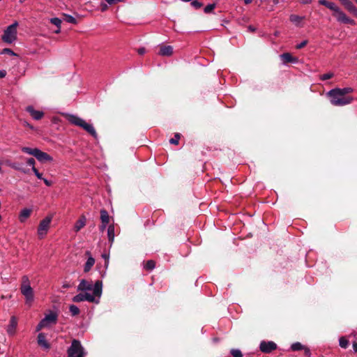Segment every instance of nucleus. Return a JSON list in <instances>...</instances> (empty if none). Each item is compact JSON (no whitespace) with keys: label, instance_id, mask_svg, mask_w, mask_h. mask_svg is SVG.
Listing matches in <instances>:
<instances>
[{"label":"nucleus","instance_id":"1","mask_svg":"<svg viewBox=\"0 0 357 357\" xmlns=\"http://www.w3.org/2000/svg\"><path fill=\"white\" fill-rule=\"evenodd\" d=\"M319 3L331 10L333 12V15L339 22L346 24H355L354 20L348 17L346 14L334 3L329 2L326 0H319Z\"/></svg>","mask_w":357,"mask_h":357},{"label":"nucleus","instance_id":"2","mask_svg":"<svg viewBox=\"0 0 357 357\" xmlns=\"http://www.w3.org/2000/svg\"><path fill=\"white\" fill-rule=\"evenodd\" d=\"M67 120L73 125L79 126L83 128L85 131H86L89 134L93 136L94 138H96L98 135L97 132L91 124L86 123L84 120L79 118L77 116L73 114H66Z\"/></svg>","mask_w":357,"mask_h":357},{"label":"nucleus","instance_id":"3","mask_svg":"<svg viewBox=\"0 0 357 357\" xmlns=\"http://www.w3.org/2000/svg\"><path fill=\"white\" fill-rule=\"evenodd\" d=\"M67 120L73 125L79 126L83 128L85 131H86L89 134L93 136L94 138H96L98 135L97 132L91 124L86 123L84 120L79 118L77 116L73 114H66Z\"/></svg>","mask_w":357,"mask_h":357},{"label":"nucleus","instance_id":"4","mask_svg":"<svg viewBox=\"0 0 357 357\" xmlns=\"http://www.w3.org/2000/svg\"><path fill=\"white\" fill-rule=\"evenodd\" d=\"M102 280L96 281L94 286L93 287V284L91 282H89L84 279H82L80 281L77 287L78 291H91L93 290V294L96 296H100L102 294Z\"/></svg>","mask_w":357,"mask_h":357},{"label":"nucleus","instance_id":"5","mask_svg":"<svg viewBox=\"0 0 357 357\" xmlns=\"http://www.w3.org/2000/svg\"><path fill=\"white\" fill-rule=\"evenodd\" d=\"M327 96L330 98L331 103L334 106H343L351 102L352 98L350 96H340L335 89L329 91Z\"/></svg>","mask_w":357,"mask_h":357},{"label":"nucleus","instance_id":"6","mask_svg":"<svg viewBox=\"0 0 357 357\" xmlns=\"http://www.w3.org/2000/svg\"><path fill=\"white\" fill-rule=\"evenodd\" d=\"M84 348L79 340L73 339L71 345L67 349V357H85Z\"/></svg>","mask_w":357,"mask_h":357},{"label":"nucleus","instance_id":"7","mask_svg":"<svg viewBox=\"0 0 357 357\" xmlns=\"http://www.w3.org/2000/svg\"><path fill=\"white\" fill-rule=\"evenodd\" d=\"M20 290L26 298V303L31 305L33 301V291L30 286L29 278L26 276L22 277Z\"/></svg>","mask_w":357,"mask_h":357},{"label":"nucleus","instance_id":"8","mask_svg":"<svg viewBox=\"0 0 357 357\" xmlns=\"http://www.w3.org/2000/svg\"><path fill=\"white\" fill-rule=\"evenodd\" d=\"M18 23L14 22L11 25L8 26L4 31L3 35L2 36V40L7 43H12L17 38V27Z\"/></svg>","mask_w":357,"mask_h":357},{"label":"nucleus","instance_id":"9","mask_svg":"<svg viewBox=\"0 0 357 357\" xmlns=\"http://www.w3.org/2000/svg\"><path fill=\"white\" fill-rule=\"evenodd\" d=\"M52 221L51 217H46L42 220L38 227V235L39 238H43L47 233Z\"/></svg>","mask_w":357,"mask_h":357},{"label":"nucleus","instance_id":"10","mask_svg":"<svg viewBox=\"0 0 357 357\" xmlns=\"http://www.w3.org/2000/svg\"><path fill=\"white\" fill-rule=\"evenodd\" d=\"M260 351L265 354H270L277 349V344L272 341H261L259 345Z\"/></svg>","mask_w":357,"mask_h":357},{"label":"nucleus","instance_id":"11","mask_svg":"<svg viewBox=\"0 0 357 357\" xmlns=\"http://www.w3.org/2000/svg\"><path fill=\"white\" fill-rule=\"evenodd\" d=\"M94 296H95L94 295H91L89 293H84V294L80 293V294H78L77 295L75 296L73 298V301L75 302V303H79V302L87 301L89 302L93 303L95 301Z\"/></svg>","mask_w":357,"mask_h":357},{"label":"nucleus","instance_id":"12","mask_svg":"<svg viewBox=\"0 0 357 357\" xmlns=\"http://www.w3.org/2000/svg\"><path fill=\"white\" fill-rule=\"evenodd\" d=\"M37 342L40 347L46 350L50 349L51 347L50 344L46 340V335L44 333H40L38 335Z\"/></svg>","mask_w":357,"mask_h":357},{"label":"nucleus","instance_id":"13","mask_svg":"<svg viewBox=\"0 0 357 357\" xmlns=\"http://www.w3.org/2000/svg\"><path fill=\"white\" fill-rule=\"evenodd\" d=\"M35 158L41 162L52 160V158L49 154L40 151V149H38L36 152Z\"/></svg>","mask_w":357,"mask_h":357},{"label":"nucleus","instance_id":"14","mask_svg":"<svg viewBox=\"0 0 357 357\" xmlns=\"http://www.w3.org/2000/svg\"><path fill=\"white\" fill-rule=\"evenodd\" d=\"M26 111L35 120H40L44 116V113L43 112L35 110L32 106H28L26 107Z\"/></svg>","mask_w":357,"mask_h":357},{"label":"nucleus","instance_id":"15","mask_svg":"<svg viewBox=\"0 0 357 357\" xmlns=\"http://www.w3.org/2000/svg\"><path fill=\"white\" fill-rule=\"evenodd\" d=\"M173 54V47L170 45H160L159 54L163 56H169Z\"/></svg>","mask_w":357,"mask_h":357},{"label":"nucleus","instance_id":"16","mask_svg":"<svg viewBox=\"0 0 357 357\" xmlns=\"http://www.w3.org/2000/svg\"><path fill=\"white\" fill-rule=\"evenodd\" d=\"M280 58L284 64L288 63H296L298 61L297 58L294 57L290 53L288 52L281 54Z\"/></svg>","mask_w":357,"mask_h":357},{"label":"nucleus","instance_id":"17","mask_svg":"<svg viewBox=\"0 0 357 357\" xmlns=\"http://www.w3.org/2000/svg\"><path fill=\"white\" fill-rule=\"evenodd\" d=\"M17 325V320L15 317H12L10 320V324L8 326L7 332L9 335H13Z\"/></svg>","mask_w":357,"mask_h":357},{"label":"nucleus","instance_id":"18","mask_svg":"<svg viewBox=\"0 0 357 357\" xmlns=\"http://www.w3.org/2000/svg\"><path fill=\"white\" fill-rule=\"evenodd\" d=\"M43 322L47 325L49 323H56L57 320V315L54 313L51 312L49 314L46 315L44 319H43Z\"/></svg>","mask_w":357,"mask_h":357},{"label":"nucleus","instance_id":"19","mask_svg":"<svg viewBox=\"0 0 357 357\" xmlns=\"http://www.w3.org/2000/svg\"><path fill=\"white\" fill-rule=\"evenodd\" d=\"M31 210L29 208H24L20 212L19 219L21 222H24L31 215Z\"/></svg>","mask_w":357,"mask_h":357},{"label":"nucleus","instance_id":"20","mask_svg":"<svg viewBox=\"0 0 357 357\" xmlns=\"http://www.w3.org/2000/svg\"><path fill=\"white\" fill-rule=\"evenodd\" d=\"M86 225V218L82 215L75 223V231H79L82 228H83Z\"/></svg>","mask_w":357,"mask_h":357},{"label":"nucleus","instance_id":"21","mask_svg":"<svg viewBox=\"0 0 357 357\" xmlns=\"http://www.w3.org/2000/svg\"><path fill=\"white\" fill-rule=\"evenodd\" d=\"M94 264H95V259L93 257H92L91 256L89 257L86 262L84 264V271L85 273L89 272L91 270V268H92V266L94 265Z\"/></svg>","mask_w":357,"mask_h":357},{"label":"nucleus","instance_id":"22","mask_svg":"<svg viewBox=\"0 0 357 357\" xmlns=\"http://www.w3.org/2000/svg\"><path fill=\"white\" fill-rule=\"evenodd\" d=\"M100 220L102 224L107 225L109 222V216L107 211L105 209L100 211Z\"/></svg>","mask_w":357,"mask_h":357},{"label":"nucleus","instance_id":"23","mask_svg":"<svg viewBox=\"0 0 357 357\" xmlns=\"http://www.w3.org/2000/svg\"><path fill=\"white\" fill-rule=\"evenodd\" d=\"M335 89L336 90V92H337L340 96H347V94H349L353 91V89L351 87H345L343 89L335 88Z\"/></svg>","mask_w":357,"mask_h":357},{"label":"nucleus","instance_id":"24","mask_svg":"<svg viewBox=\"0 0 357 357\" xmlns=\"http://www.w3.org/2000/svg\"><path fill=\"white\" fill-rule=\"evenodd\" d=\"M108 240L112 243L114 239V226L109 225L107 229Z\"/></svg>","mask_w":357,"mask_h":357},{"label":"nucleus","instance_id":"25","mask_svg":"<svg viewBox=\"0 0 357 357\" xmlns=\"http://www.w3.org/2000/svg\"><path fill=\"white\" fill-rule=\"evenodd\" d=\"M155 267V261L153 260H148L144 265V268L148 271H151Z\"/></svg>","mask_w":357,"mask_h":357},{"label":"nucleus","instance_id":"26","mask_svg":"<svg viewBox=\"0 0 357 357\" xmlns=\"http://www.w3.org/2000/svg\"><path fill=\"white\" fill-rule=\"evenodd\" d=\"M38 149H37V148L32 149L30 147L24 146L22 148V151L25 153H28L29 155H33L35 157L36 152L38 151Z\"/></svg>","mask_w":357,"mask_h":357},{"label":"nucleus","instance_id":"27","mask_svg":"<svg viewBox=\"0 0 357 357\" xmlns=\"http://www.w3.org/2000/svg\"><path fill=\"white\" fill-rule=\"evenodd\" d=\"M50 22L52 24H54V25H55V26H56L58 27L59 29L57 31H56L55 32L56 33H59L60 32L61 24V20L59 18H58V17H53V18H52L50 20Z\"/></svg>","mask_w":357,"mask_h":357},{"label":"nucleus","instance_id":"28","mask_svg":"<svg viewBox=\"0 0 357 357\" xmlns=\"http://www.w3.org/2000/svg\"><path fill=\"white\" fill-rule=\"evenodd\" d=\"M63 20L68 22V23H71L73 24H76L77 23V20L73 17V16L70 15H68V14H63Z\"/></svg>","mask_w":357,"mask_h":357},{"label":"nucleus","instance_id":"29","mask_svg":"<svg viewBox=\"0 0 357 357\" xmlns=\"http://www.w3.org/2000/svg\"><path fill=\"white\" fill-rule=\"evenodd\" d=\"M13 167L17 171H20L24 174H29V169L26 168L22 167L19 163H15L13 166Z\"/></svg>","mask_w":357,"mask_h":357},{"label":"nucleus","instance_id":"30","mask_svg":"<svg viewBox=\"0 0 357 357\" xmlns=\"http://www.w3.org/2000/svg\"><path fill=\"white\" fill-rule=\"evenodd\" d=\"M70 312L72 316H77L79 314V309L75 305H70L69 307Z\"/></svg>","mask_w":357,"mask_h":357},{"label":"nucleus","instance_id":"31","mask_svg":"<svg viewBox=\"0 0 357 357\" xmlns=\"http://www.w3.org/2000/svg\"><path fill=\"white\" fill-rule=\"evenodd\" d=\"M339 344L342 348L346 349L349 345V341L346 337H341L339 340Z\"/></svg>","mask_w":357,"mask_h":357},{"label":"nucleus","instance_id":"32","mask_svg":"<svg viewBox=\"0 0 357 357\" xmlns=\"http://www.w3.org/2000/svg\"><path fill=\"white\" fill-rule=\"evenodd\" d=\"M181 135L180 133H176L174 138L169 139V143L172 144L178 145Z\"/></svg>","mask_w":357,"mask_h":357},{"label":"nucleus","instance_id":"33","mask_svg":"<svg viewBox=\"0 0 357 357\" xmlns=\"http://www.w3.org/2000/svg\"><path fill=\"white\" fill-rule=\"evenodd\" d=\"M303 19V17H300L296 15H290V21L296 24L300 23L302 20Z\"/></svg>","mask_w":357,"mask_h":357},{"label":"nucleus","instance_id":"34","mask_svg":"<svg viewBox=\"0 0 357 357\" xmlns=\"http://www.w3.org/2000/svg\"><path fill=\"white\" fill-rule=\"evenodd\" d=\"M304 348V346L302 345L300 342H295L291 344V349L292 351H299Z\"/></svg>","mask_w":357,"mask_h":357},{"label":"nucleus","instance_id":"35","mask_svg":"<svg viewBox=\"0 0 357 357\" xmlns=\"http://www.w3.org/2000/svg\"><path fill=\"white\" fill-rule=\"evenodd\" d=\"M230 353L233 357H242L243 356L242 352L239 349H232L230 351Z\"/></svg>","mask_w":357,"mask_h":357},{"label":"nucleus","instance_id":"36","mask_svg":"<svg viewBox=\"0 0 357 357\" xmlns=\"http://www.w3.org/2000/svg\"><path fill=\"white\" fill-rule=\"evenodd\" d=\"M215 6H216L215 3L208 4V6H206L204 8V13H211L213 10V9L215 8Z\"/></svg>","mask_w":357,"mask_h":357},{"label":"nucleus","instance_id":"37","mask_svg":"<svg viewBox=\"0 0 357 357\" xmlns=\"http://www.w3.org/2000/svg\"><path fill=\"white\" fill-rule=\"evenodd\" d=\"M334 74L333 73H325L321 76V79L323 81L327 80L332 78Z\"/></svg>","mask_w":357,"mask_h":357},{"label":"nucleus","instance_id":"38","mask_svg":"<svg viewBox=\"0 0 357 357\" xmlns=\"http://www.w3.org/2000/svg\"><path fill=\"white\" fill-rule=\"evenodd\" d=\"M191 5L196 9H199L200 8L202 7L203 6V3L197 1V0H195V1H192L191 2Z\"/></svg>","mask_w":357,"mask_h":357},{"label":"nucleus","instance_id":"39","mask_svg":"<svg viewBox=\"0 0 357 357\" xmlns=\"http://www.w3.org/2000/svg\"><path fill=\"white\" fill-rule=\"evenodd\" d=\"M1 54H9V55H11V56H16L17 55L11 49H9V48H4V49H3V50L1 52Z\"/></svg>","mask_w":357,"mask_h":357},{"label":"nucleus","instance_id":"40","mask_svg":"<svg viewBox=\"0 0 357 357\" xmlns=\"http://www.w3.org/2000/svg\"><path fill=\"white\" fill-rule=\"evenodd\" d=\"M32 171L33 172L34 174L37 176V178L38 179L43 180V174L41 173H40L36 167L32 168Z\"/></svg>","mask_w":357,"mask_h":357},{"label":"nucleus","instance_id":"41","mask_svg":"<svg viewBox=\"0 0 357 357\" xmlns=\"http://www.w3.org/2000/svg\"><path fill=\"white\" fill-rule=\"evenodd\" d=\"M26 163L28 165L31 166L32 168L35 167L36 161H35L34 158H28L26 160Z\"/></svg>","mask_w":357,"mask_h":357},{"label":"nucleus","instance_id":"42","mask_svg":"<svg viewBox=\"0 0 357 357\" xmlns=\"http://www.w3.org/2000/svg\"><path fill=\"white\" fill-rule=\"evenodd\" d=\"M47 325L45 322H43V320L42 319L40 323L38 324L37 327H36V331H40L43 328L45 327Z\"/></svg>","mask_w":357,"mask_h":357},{"label":"nucleus","instance_id":"43","mask_svg":"<svg viewBox=\"0 0 357 357\" xmlns=\"http://www.w3.org/2000/svg\"><path fill=\"white\" fill-rule=\"evenodd\" d=\"M307 44V40H303V42H301L300 44H298L296 46V48L298 49V50H300V49H302Z\"/></svg>","mask_w":357,"mask_h":357},{"label":"nucleus","instance_id":"44","mask_svg":"<svg viewBox=\"0 0 357 357\" xmlns=\"http://www.w3.org/2000/svg\"><path fill=\"white\" fill-rule=\"evenodd\" d=\"M303 349H304V355L307 357H310L311 355L310 349L304 347Z\"/></svg>","mask_w":357,"mask_h":357},{"label":"nucleus","instance_id":"45","mask_svg":"<svg viewBox=\"0 0 357 357\" xmlns=\"http://www.w3.org/2000/svg\"><path fill=\"white\" fill-rule=\"evenodd\" d=\"M108 9V6L105 3H101L100 4V10L102 12H105Z\"/></svg>","mask_w":357,"mask_h":357},{"label":"nucleus","instance_id":"46","mask_svg":"<svg viewBox=\"0 0 357 357\" xmlns=\"http://www.w3.org/2000/svg\"><path fill=\"white\" fill-rule=\"evenodd\" d=\"M102 257L105 259V267L107 268L109 263V256L106 254L102 255Z\"/></svg>","mask_w":357,"mask_h":357},{"label":"nucleus","instance_id":"47","mask_svg":"<svg viewBox=\"0 0 357 357\" xmlns=\"http://www.w3.org/2000/svg\"><path fill=\"white\" fill-rule=\"evenodd\" d=\"M137 52L139 54L142 55L146 52V49L144 47H140L137 50Z\"/></svg>","mask_w":357,"mask_h":357},{"label":"nucleus","instance_id":"48","mask_svg":"<svg viewBox=\"0 0 357 357\" xmlns=\"http://www.w3.org/2000/svg\"><path fill=\"white\" fill-rule=\"evenodd\" d=\"M43 181H44L45 184L47 185V186H51L52 185V182L51 181H49L46 178H43Z\"/></svg>","mask_w":357,"mask_h":357},{"label":"nucleus","instance_id":"49","mask_svg":"<svg viewBox=\"0 0 357 357\" xmlns=\"http://www.w3.org/2000/svg\"><path fill=\"white\" fill-rule=\"evenodd\" d=\"M6 75V71L4 70H0V79L5 77Z\"/></svg>","mask_w":357,"mask_h":357},{"label":"nucleus","instance_id":"50","mask_svg":"<svg viewBox=\"0 0 357 357\" xmlns=\"http://www.w3.org/2000/svg\"><path fill=\"white\" fill-rule=\"evenodd\" d=\"M352 347H353V349L354 351V353H356L357 352V342L356 341H354L353 342Z\"/></svg>","mask_w":357,"mask_h":357},{"label":"nucleus","instance_id":"51","mask_svg":"<svg viewBox=\"0 0 357 357\" xmlns=\"http://www.w3.org/2000/svg\"><path fill=\"white\" fill-rule=\"evenodd\" d=\"M299 1L303 4H308L312 2V0H299Z\"/></svg>","mask_w":357,"mask_h":357},{"label":"nucleus","instance_id":"52","mask_svg":"<svg viewBox=\"0 0 357 357\" xmlns=\"http://www.w3.org/2000/svg\"><path fill=\"white\" fill-rule=\"evenodd\" d=\"M105 1H106L107 3H109V4H110V5H112V4H114L115 2H116V1H117V0H105Z\"/></svg>","mask_w":357,"mask_h":357},{"label":"nucleus","instance_id":"53","mask_svg":"<svg viewBox=\"0 0 357 357\" xmlns=\"http://www.w3.org/2000/svg\"><path fill=\"white\" fill-rule=\"evenodd\" d=\"M106 225H107L102 224V225L100 227V229L101 231H104L105 229Z\"/></svg>","mask_w":357,"mask_h":357},{"label":"nucleus","instance_id":"54","mask_svg":"<svg viewBox=\"0 0 357 357\" xmlns=\"http://www.w3.org/2000/svg\"><path fill=\"white\" fill-rule=\"evenodd\" d=\"M71 287V285H70V284H68V283H66V284H64L63 285V288H69V287Z\"/></svg>","mask_w":357,"mask_h":357},{"label":"nucleus","instance_id":"55","mask_svg":"<svg viewBox=\"0 0 357 357\" xmlns=\"http://www.w3.org/2000/svg\"><path fill=\"white\" fill-rule=\"evenodd\" d=\"M249 30H250L252 32H254V31H255L256 29L252 26H250Z\"/></svg>","mask_w":357,"mask_h":357},{"label":"nucleus","instance_id":"56","mask_svg":"<svg viewBox=\"0 0 357 357\" xmlns=\"http://www.w3.org/2000/svg\"><path fill=\"white\" fill-rule=\"evenodd\" d=\"M252 0H244L245 4H249L252 2Z\"/></svg>","mask_w":357,"mask_h":357},{"label":"nucleus","instance_id":"57","mask_svg":"<svg viewBox=\"0 0 357 357\" xmlns=\"http://www.w3.org/2000/svg\"><path fill=\"white\" fill-rule=\"evenodd\" d=\"M25 1H26V0H20V3H23V2H24Z\"/></svg>","mask_w":357,"mask_h":357},{"label":"nucleus","instance_id":"58","mask_svg":"<svg viewBox=\"0 0 357 357\" xmlns=\"http://www.w3.org/2000/svg\"><path fill=\"white\" fill-rule=\"evenodd\" d=\"M86 255H90V252L88 251V252H86Z\"/></svg>","mask_w":357,"mask_h":357},{"label":"nucleus","instance_id":"59","mask_svg":"<svg viewBox=\"0 0 357 357\" xmlns=\"http://www.w3.org/2000/svg\"><path fill=\"white\" fill-rule=\"evenodd\" d=\"M123 0H117V1H122Z\"/></svg>","mask_w":357,"mask_h":357},{"label":"nucleus","instance_id":"60","mask_svg":"<svg viewBox=\"0 0 357 357\" xmlns=\"http://www.w3.org/2000/svg\"><path fill=\"white\" fill-rule=\"evenodd\" d=\"M340 1H341L342 0H340Z\"/></svg>","mask_w":357,"mask_h":357}]
</instances>
